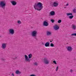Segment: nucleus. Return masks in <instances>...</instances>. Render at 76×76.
I'll return each instance as SVG.
<instances>
[{
	"instance_id": "1",
	"label": "nucleus",
	"mask_w": 76,
	"mask_h": 76,
	"mask_svg": "<svg viewBox=\"0 0 76 76\" xmlns=\"http://www.w3.org/2000/svg\"><path fill=\"white\" fill-rule=\"evenodd\" d=\"M34 8L35 10H37L39 11L41 10L43 8L42 4L41 2H38V3H35L34 6Z\"/></svg>"
},
{
	"instance_id": "2",
	"label": "nucleus",
	"mask_w": 76,
	"mask_h": 76,
	"mask_svg": "<svg viewBox=\"0 0 76 76\" xmlns=\"http://www.w3.org/2000/svg\"><path fill=\"white\" fill-rule=\"evenodd\" d=\"M52 7H57L58 6V2L57 1H55L53 2V4H50Z\"/></svg>"
},
{
	"instance_id": "3",
	"label": "nucleus",
	"mask_w": 76,
	"mask_h": 76,
	"mask_svg": "<svg viewBox=\"0 0 76 76\" xmlns=\"http://www.w3.org/2000/svg\"><path fill=\"white\" fill-rule=\"evenodd\" d=\"M44 63L45 64H48L50 63V61L48 60V58L45 57L43 59Z\"/></svg>"
},
{
	"instance_id": "4",
	"label": "nucleus",
	"mask_w": 76,
	"mask_h": 76,
	"mask_svg": "<svg viewBox=\"0 0 76 76\" xmlns=\"http://www.w3.org/2000/svg\"><path fill=\"white\" fill-rule=\"evenodd\" d=\"M37 31H34L31 32V35L34 37H37Z\"/></svg>"
},
{
	"instance_id": "5",
	"label": "nucleus",
	"mask_w": 76,
	"mask_h": 76,
	"mask_svg": "<svg viewBox=\"0 0 76 76\" xmlns=\"http://www.w3.org/2000/svg\"><path fill=\"white\" fill-rule=\"evenodd\" d=\"M6 6V3L4 1H2L0 2V7H4Z\"/></svg>"
},
{
	"instance_id": "6",
	"label": "nucleus",
	"mask_w": 76,
	"mask_h": 76,
	"mask_svg": "<svg viewBox=\"0 0 76 76\" xmlns=\"http://www.w3.org/2000/svg\"><path fill=\"white\" fill-rule=\"evenodd\" d=\"M66 48L67 51H69V52H71V51H72V50H73V48L71 46H67V47Z\"/></svg>"
},
{
	"instance_id": "7",
	"label": "nucleus",
	"mask_w": 76,
	"mask_h": 76,
	"mask_svg": "<svg viewBox=\"0 0 76 76\" xmlns=\"http://www.w3.org/2000/svg\"><path fill=\"white\" fill-rule=\"evenodd\" d=\"M9 32L11 35H13L15 33V30L13 28L10 29L9 30Z\"/></svg>"
},
{
	"instance_id": "8",
	"label": "nucleus",
	"mask_w": 76,
	"mask_h": 76,
	"mask_svg": "<svg viewBox=\"0 0 76 76\" xmlns=\"http://www.w3.org/2000/svg\"><path fill=\"white\" fill-rule=\"evenodd\" d=\"M25 60L26 61H28L29 63L30 62V61H31L30 59L28 58V56L26 55H25Z\"/></svg>"
},
{
	"instance_id": "9",
	"label": "nucleus",
	"mask_w": 76,
	"mask_h": 76,
	"mask_svg": "<svg viewBox=\"0 0 76 76\" xmlns=\"http://www.w3.org/2000/svg\"><path fill=\"white\" fill-rule=\"evenodd\" d=\"M48 23L46 21H44L43 23V26H48Z\"/></svg>"
},
{
	"instance_id": "10",
	"label": "nucleus",
	"mask_w": 76,
	"mask_h": 76,
	"mask_svg": "<svg viewBox=\"0 0 76 76\" xmlns=\"http://www.w3.org/2000/svg\"><path fill=\"white\" fill-rule=\"evenodd\" d=\"M71 28L72 30H76V25L75 24H72L71 26Z\"/></svg>"
},
{
	"instance_id": "11",
	"label": "nucleus",
	"mask_w": 76,
	"mask_h": 76,
	"mask_svg": "<svg viewBox=\"0 0 76 76\" xmlns=\"http://www.w3.org/2000/svg\"><path fill=\"white\" fill-rule=\"evenodd\" d=\"M54 29L55 30L57 31V30L59 29V26L57 25H56L54 26Z\"/></svg>"
},
{
	"instance_id": "12",
	"label": "nucleus",
	"mask_w": 76,
	"mask_h": 76,
	"mask_svg": "<svg viewBox=\"0 0 76 76\" xmlns=\"http://www.w3.org/2000/svg\"><path fill=\"white\" fill-rule=\"evenodd\" d=\"M2 48L5 49L6 48V44L5 43L2 44Z\"/></svg>"
},
{
	"instance_id": "13",
	"label": "nucleus",
	"mask_w": 76,
	"mask_h": 76,
	"mask_svg": "<svg viewBox=\"0 0 76 76\" xmlns=\"http://www.w3.org/2000/svg\"><path fill=\"white\" fill-rule=\"evenodd\" d=\"M11 3L13 6H15V5H16L17 4V2L15 1H11Z\"/></svg>"
},
{
	"instance_id": "14",
	"label": "nucleus",
	"mask_w": 76,
	"mask_h": 76,
	"mask_svg": "<svg viewBox=\"0 0 76 76\" xmlns=\"http://www.w3.org/2000/svg\"><path fill=\"white\" fill-rule=\"evenodd\" d=\"M50 14L51 16H54V15H55V12L53 11H51L50 12Z\"/></svg>"
},
{
	"instance_id": "15",
	"label": "nucleus",
	"mask_w": 76,
	"mask_h": 76,
	"mask_svg": "<svg viewBox=\"0 0 76 76\" xmlns=\"http://www.w3.org/2000/svg\"><path fill=\"white\" fill-rule=\"evenodd\" d=\"M45 46L46 47H50V42H46V43L45 44Z\"/></svg>"
},
{
	"instance_id": "16",
	"label": "nucleus",
	"mask_w": 76,
	"mask_h": 76,
	"mask_svg": "<svg viewBox=\"0 0 76 76\" xmlns=\"http://www.w3.org/2000/svg\"><path fill=\"white\" fill-rule=\"evenodd\" d=\"M21 72L19 71V70H16L15 72L16 74L18 75V74H21Z\"/></svg>"
},
{
	"instance_id": "17",
	"label": "nucleus",
	"mask_w": 76,
	"mask_h": 76,
	"mask_svg": "<svg viewBox=\"0 0 76 76\" xmlns=\"http://www.w3.org/2000/svg\"><path fill=\"white\" fill-rule=\"evenodd\" d=\"M51 33L50 31H47V35L48 36V35H51Z\"/></svg>"
},
{
	"instance_id": "18",
	"label": "nucleus",
	"mask_w": 76,
	"mask_h": 76,
	"mask_svg": "<svg viewBox=\"0 0 76 76\" xmlns=\"http://www.w3.org/2000/svg\"><path fill=\"white\" fill-rule=\"evenodd\" d=\"M32 56V55L31 54H29L28 55V58H31Z\"/></svg>"
},
{
	"instance_id": "19",
	"label": "nucleus",
	"mask_w": 76,
	"mask_h": 76,
	"mask_svg": "<svg viewBox=\"0 0 76 76\" xmlns=\"http://www.w3.org/2000/svg\"><path fill=\"white\" fill-rule=\"evenodd\" d=\"M34 66H38V63H37V62H34Z\"/></svg>"
},
{
	"instance_id": "20",
	"label": "nucleus",
	"mask_w": 76,
	"mask_h": 76,
	"mask_svg": "<svg viewBox=\"0 0 76 76\" xmlns=\"http://www.w3.org/2000/svg\"><path fill=\"white\" fill-rule=\"evenodd\" d=\"M73 14L72 13H66V15L67 16H69L70 15H72Z\"/></svg>"
},
{
	"instance_id": "21",
	"label": "nucleus",
	"mask_w": 76,
	"mask_h": 76,
	"mask_svg": "<svg viewBox=\"0 0 76 76\" xmlns=\"http://www.w3.org/2000/svg\"><path fill=\"white\" fill-rule=\"evenodd\" d=\"M69 18L70 19H72L73 18V16H70L69 17Z\"/></svg>"
},
{
	"instance_id": "22",
	"label": "nucleus",
	"mask_w": 76,
	"mask_h": 76,
	"mask_svg": "<svg viewBox=\"0 0 76 76\" xmlns=\"http://www.w3.org/2000/svg\"><path fill=\"white\" fill-rule=\"evenodd\" d=\"M73 13H76V10L75 9H74L73 10Z\"/></svg>"
},
{
	"instance_id": "23",
	"label": "nucleus",
	"mask_w": 76,
	"mask_h": 76,
	"mask_svg": "<svg viewBox=\"0 0 76 76\" xmlns=\"http://www.w3.org/2000/svg\"><path fill=\"white\" fill-rule=\"evenodd\" d=\"M18 23H19V24H21V22L20 20H18Z\"/></svg>"
},
{
	"instance_id": "24",
	"label": "nucleus",
	"mask_w": 76,
	"mask_h": 76,
	"mask_svg": "<svg viewBox=\"0 0 76 76\" xmlns=\"http://www.w3.org/2000/svg\"><path fill=\"white\" fill-rule=\"evenodd\" d=\"M61 22V20H58V23H60Z\"/></svg>"
},
{
	"instance_id": "25",
	"label": "nucleus",
	"mask_w": 76,
	"mask_h": 76,
	"mask_svg": "<svg viewBox=\"0 0 76 76\" xmlns=\"http://www.w3.org/2000/svg\"><path fill=\"white\" fill-rule=\"evenodd\" d=\"M50 46V47H54V44L53 43H51Z\"/></svg>"
},
{
	"instance_id": "26",
	"label": "nucleus",
	"mask_w": 76,
	"mask_h": 76,
	"mask_svg": "<svg viewBox=\"0 0 76 76\" xmlns=\"http://www.w3.org/2000/svg\"><path fill=\"white\" fill-rule=\"evenodd\" d=\"M50 21H51V22H52V23H54V20H53V19H51L50 20Z\"/></svg>"
},
{
	"instance_id": "27",
	"label": "nucleus",
	"mask_w": 76,
	"mask_h": 76,
	"mask_svg": "<svg viewBox=\"0 0 76 76\" xmlns=\"http://www.w3.org/2000/svg\"><path fill=\"white\" fill-rule=\"evenodd\" d=\"M71 35L72 36L74 35V36H76V33H74V34H71Z\"/></svg>"
},
{
	"instance_id": "28",
	"label": "nucleus",
	"mask_w": 76,
	"mask_h": 76,
	"mask_svg": "<svg viewBox=\"0 0 76 76\" xmlns=\"http://www.w3.org/2000/svg\"><path fill=\"white\" fill-rule=\"evenodd\" d=\"M58 66H57L56 67V71L57 72L58 70Z\"/></svg>"
},
{
	"instance_id": "29",
	"label": "nucleus",
	"mask_w": 76,
	"mask_h": 76,
	"mask_svg": "<svg viewBox=\"0 0 76 76\" xmlns=\"http://www.w3.org/2000/svg\"><path fill=\"white\" fill-rule=\"evenodd\" d=\"M53 63H54L55 64H57V63H56V61H53Z\"/></svg>"
},
{
	"instance_id": "30",
	"label": "nucleus",
	"mask_w": 76,
	"mask_h": 76,
	"mask_svg": "<svg viewBox=\"0 0 76 76\" xmlns=\"http://www.w3.org/2000/svg\"><path fill=\"white\" fill-rule=\"evenodd\" d=\"M70 72H71V73H72V72H73V70H72V69H71L70 70Z\"/></svg>"
},
{
	"instance_id": "31",
	"label": "nucleus",
	"mask_w": 76,
	"mask_h": 76,
	"mask_svg": "<svg viewBox=\"0 0 76 76\" xmlns=\"http://www.w3.org/2000/svg\"><path fill=\"white\" fill-rule=\"evenodd\" d=\"M12 76H15V75H14V73H12Z\"/></svg>"
},
{
	"instance_id": "32",
	"label": "nucleus",
	"mask_w": 76,
	"mask_h": 76,
	"mask_svg": "<svg viewBox=\"0 0 76 76\" xmlns=\"http://www.w3.org/2000/svg\"><path fill=\"white\" fill-rule=\"evenodd\" d=\"M30 76H35V75H30Z\"/></svg>"
},
{
	"instance_id": "33",
	"label": "nucleus",
	"mask_w": 76,
	"mask_h": 76,
	"mask_svg": "<svg viewBox=\"0 0 76 76\" xmlns=\"http://www.w3.org/2000/svg\"><path fill=\"white\" fill-rule=\"evenodd\" d=\"M34 39H35L37 40V37H34Z\"/></svg>"
},
{
	"instance_id": "34",
	"label": "nucleus",
	"mask_w": 76,
	"mask_h": 76,
	"mask_svg": "<svg viewBox=\"0 0 76 76\" xmlns=\"http://www.w3.org/2000/svg\"><path fill=\"white\" fill-rule=\"evenodd\" d=\"M1 60H3V61H4L5 60V59H4V58H2Z\"/></svg>"
},
{
	"instance_id": "35",
	"label": "nucleus",
	"mask_w": 76,
	"mask_h": 76,
	"mask_svg": "<svg viewBox=\"0 0 76 76\" xmlns=\"http://www.w3.org/2000/svg\"><path fill=\"white\" fill-rule=\"evenodd\" d=\"M66 6H69V4H66Z\"/></svg>"
},
{
	"instance_id": "36",
	"label": "nucleus",
	"mask_w": 76,
	"mask_h": 76,
	"mask_svg": "<svg viewBox=\"0 0 76 76\" xmlns=\"http://www.w3.org/2000/svg\"><path fill=\"white\" fill-rule=\"evenodd\" d=\"M50 42H52V41H50Z\"/></svg>"
},
{
	"instance_id": "37",
	"label": "nucleus",
	"mask_w": 76,
	"mask_h": 76,
	"mask_svg": "<svg viewBox=\"0 0 76 76\" xmlns=\"http://www.w3.org/2000/svg\"><path fill=\"white\" fill-rule=\"evenodd\" d=\"M52 41H53V40H52Z\"/></svg>"
},
{
	"instance_id": "38",
	"label": "nucleus",
	"mask_w": 76,
	"mask_h": 76,
	"mask_svg": "<svg viewBox=\"0 0 76 76\" xmlns=\"http://www.w3.org/2000/svg\"><path fill=\"white\" fill-rule=\"evenodd\" d=\"M0 37H1V36H0Z\"/></svg>"
}]
</instances>
